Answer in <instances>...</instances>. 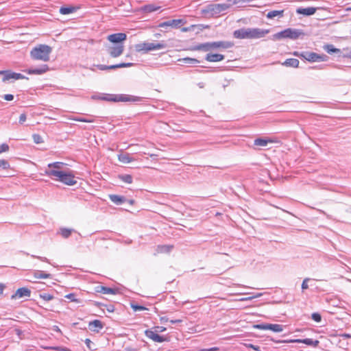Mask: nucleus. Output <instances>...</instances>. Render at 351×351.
Returning <instances> with one entry per match:
<instances>
[{
  "instance_id": "nucleus-1",
  "label": "nucleus",
  "mask_w": 351,
  "mask_h": 351,
  "mask_svg": "<svg viewBox=\"0 0 351 351\" xmlns=\"http://www.w3.org/2000/svg\"><path fill=\"white\" fill-rule=\"evenodd\" d=\"M45 174L51 178L54 177L56 178V180L60 181L69 186H73L77 183L75 176L71 172L46 169Z\"/></svg>"
},
{
  "instance_id": "nucleus-2",
  "label": "nucleus",
  "mask_w": 351,
  "mask_h": 351,
  "mask_svg": "<svg viewBox=\"0 0 351 351\" xmlns=\"http://www.w3.org/2000/svg\"><path fill=\"white\" fill-rule=\"evenodd\" d=\"M51 51L52 48L49 45H39L32 49L30 56L33 60L47 62Z\"/></svg>"
},
{
  "instance_id": "nucleus-3",
  "label": "nucleus",
  "mask_w": 351,
  "mask_h": 351,
  "mask_svg": "<svg viewBox=\"0 0 351 351\" xmlns=\"http://www.w3.org/2000/svg\"><path fill=\"white\" fill-rule=\"evenodd\" d=\"M233 45V43L230 41H216L200 44L195 46L194 49L208 51L209 50L217 49H226L231 48Z\"/></svg>"
},
{
  "instance_id": "nucleus-4",
  "label": "nucleus",
  "mask_w": 351,
  "mask_h": 351,
  "mask_svg": "<svg viewBox=\"0 0 351 351\" xmlns=\"http://www.w3.org/2000/svg\"><path fill=\"white\" fill-rule=\"evenodd\" d=\"M167 45L164 43H147L144 42L135 45V50L138 52L143 51L147 53L150 51L159 50L166 48Z\"/></svg>"
},
{
  "instance_id": "nucleus-5",
  "label": "nucleus",
  "mask_w": 351,
  "mask_h": 351,
  "mask_svg": "<svg viewBox=\"0 0 351 351\" xmlns=\"http://www.w3.org/2000/svg\"><path fill=\"white\" fill-rule=\"evenodd\" d=\"M101 99L112 101H138L139 97H132L128 95H110L109 97H100Z\"/></svg>"
},
{
  "instance_id": "nucleus-6",
  "label": "nucleus",
  "mask_w": 351,
  "mask_h": 351,
  "mask_svg": "<svg viewBox=\"0 0 351 351\" xmlns=\"http://www.w3.org/2000/svg\"><path fill=\"white\" fill-rule=\"evenodd\" d=\"M0 75H3V82L9 81L10 80H17L21 79H28L21 73H14L10 70L0 71Z\"/></svg>"
},
{
  "instance_id": "nucleus-7",
  "label": "nucleus",
  "mask_w": 351,
  "mask_h": 351,
  "mask_svg": "<svg viewBox=\"0 0 351 351\" xmlns=\"http://www.w3.org/2000/svg\"><path fill=\"white\" fill-rule=\"evenodd\" d=\"M300 56L309 62L325 61L327 58L326 55L321 56L315 52H303Z\"/></svg>"
},
{
  "instance_id": "nucleus-8",
  "label": "nucleus",
  "mask_w": 351,
  "mask_h": 351,
  "mask_svg": "<svg viewBox=\"0 0 351 351\" xmlns=\"http://www.w3.org/2000/svg\"><path fill=\"white\" fill-rule=\"evenodd\" d=\"M124 51L123 44H117L109 46L107 48L108 54L112 58H117L120 56Z\"/></svg>"
},
{
  "instance_id": "nucleus-9",
  "label": "nucleus",
  "mask_w": 351,
  "mask_h": 351,
  "mask_svg": "<svg viewBox=\"0 0 351 351\" xmlns=\"http://www.w3.org/2000/svg\"><path fill=\"white\" fill-rule=\"evenodd\" d=\"M254 327L261 330H271L276 332H280L283 330V326L280 324H261L254 325Z\"/></svg>"
},
{
  "instance_id": "nucleus-10",
  "label": "nucleus",
  "mask_w": 351,
  "mask_h": 351,
  "mask_svg": "<svg viewBox=\"0 0 351 351\" xmlns=\"http://www.w3.org/2000/svg\"><path fill=\"white\" fill-rule=\"evenodd\" d=\"M107 38L114 45L123 44L122 42L126 40L127 35L125 33H116L109 35Z\"/></svg>"
},
{
  "instance_id": "nucleus-11",
  "label": "nucleus",
  "mask_w": 351,
  "mask_h": 351,
  "mask_svg": "<svg viewBox=\"0 0 351 351\" xmlns=\"http://www.w3.org/2000/svg\"><path fill=\"white\" fill-rule=\"evenodd\" d=\"M134 65L133 63L128 62V63H120L117 64H112L110 66H106L104 64H98L97 65V68L101 71L104 70H110V69H116L119 68H125V67H130Z\"/></svg>"
},
{
  "instance_id": "nucleus-12",
  "label": "nucleus",
  "mask_w": 351,
  "mask_h": 351,
  "mask_svg": "<svg viewBox=\"0 0 351 351\" xmlns=\"http://www.w3.org/2000/svg\"><path fill=\"white\" fill-rule=\"evenodd\" d=\"M184 22L182 19H172L160 23L158 27L162 28H167L168 27L178 28Z\"/></svg>"
},
{
  "instance_id": "nucleus-13",
  "label": "nucleus",
  "mask_w": 351,
  "mask_h": 351,
  "mask_svg": "<svg viewBox=\"0 0 351 351\" xmlns=\"http://www.w3.org/2000/svg\"><path fill=\"white\" fill-rule=\"evenodd\" d=\"M31 295V291L26 287H21L18 289L15 293L11 296V299L16 300L25 297H29Z\"/></svg>"
},
{
  "instance_id": "nucleus-14",
  "label": "nucleus",
  "mask_w": 351,
  "mask_h": 351,
  "mask_svg": "<svg viewBox=\"0 0 351 351\" xmlns=\"http://www.w3.org/2000/svg\"><path fill=\"white\" fill-rule=\"evenodd\" d=\"M234 37L239 39H251L250 28H242L235 30L233 33Z\"/></svg>"
},
{
  "instance_id": "nucleus-15",
  "label": "nucleus",
  "mask_w": 351,
  "mask_h": 351,
  "mask_svg": "<svg viewBox=\"0 0 351 351\" xmlns=\"http://www.w3.org/2000/svg\"><path fill=\"white\" fill-rule=\"evenodd\" d=\"M287 38L296 40L301 36H304L305 34L302 30L293 28H287Z\"/></svg>"
},
{
  "instance_id": "nucleus-16",
  "label": "nucleus",
  "mask_w": 351,
  "mask_h": 351,
  "mask_svg": "<svg viewBox=\"0 0 351 351\" xmlns=\"http://www.w3.org/2000/svg\"><path fill=\"white\" fill-rule=\"evenodd\" d=\"M145 334L146 337L148 338L152 339L155 342H163L167 341V338L164 337L163 336H160L156 333V332H154L151 330H146L145 331Z\"/></svg>"
},
{
  "instance_id": "nucleus-17",
  "label": "nucleus",
  "mask_w": 351,
  "mask_h": 351,
  "mask_svg": "<svg viewBox=\"0 0 351 351\" xmlns=\"http://www.w3.org/2000/svg\"><path fill=\"white\" fill-rule=\"evenodd\" d=\"M269 32V29H262L259 28H250L251 39L260 38L264 37Z\"/></svg>"
},
{
  "instance_id": "nucleus-18",
  "label": "nucleus",
  "mask_w": 351,
  "mask_h": 351,
  "mask_svg": "<svg viewBox=\"0 0 351 351\" xmlns=\"http://www.w3.org/2000/svg\"><path fill=\"white\" fill-rule=\"evenodd\" d=\"M289 342L302 343H304V344H306L308 346H313L315 348L317 347L319 343V341L318 340H313L312 339H308V338L304 339H292V340L289 341Z\"/></svg>"
},
{
  "instance_id": "nucleus-19",
  "label": "nucleus",
  "mask_w": 351,
  "mask_h": 351,
  "mask_svg": "<svg viewBox=\"0 0 351 351\" xmlns=\"http://www.w3.org/2000/svg\"><path fill=\"white\" fill-rule=\"evenodd\" d=\"M88 327L90 330L98 332L104 328V324L100 320L95 319L89 322Z\"/></svg>"
},
{
  "instance_id": "nucleus-20",
  "label": "nucleus",
  "mask_w": 351,
  "mask_h": 351,
  "mask_svg": "<svg viewBox=\"0 0 351 351\" xmlns=\"http://www.w3.org/2000/svg\"><path fill=\"white\" fill-rule=\"evenodd\" d=\"M316 8L313 7H308V8H298L296 10L297 14H303L305 16H311L315 13Z\"/></svg>"
},
{
  "instance_id": "nucleus-21",
  "label": "nucleus",
  "mask_w": 351,
  "mask_h": 351,
  "mask_svg": "<svg viewBox=\"0 0 351 351\" xmlns=\"http://www.w3.org/2000/svg\"><path fill=\"white\" fill-rule=\"evenodd\" d=\"M48 69H49L48 66L47 64H44V65H42L39 68L29 69L27 70L26 72L30 75H33V74L40 75V74L45 73L47 71H48Z\"/></svg>"
},
{
  "instance_id": "nucleus-22",
  "label": "nucleus",
  "mask_w": 351,
  "mask_h": 351,
  "mask_svg": "<svg viewBox=\"0 0 351 351\" xmlns=\"http://www.w3.org/2000/svg\"><path fill=\"white\" fill-rule=\"evenodd\" d=\"M205 59L208 62H219L224 59V56L219 53H208Z\"/></svg>"
},
{
  "instance_id": "nucleus-23",
  "label": "nucleus",
  "mask_w": 351,
  "mask_h": 351,
  "mask_svg": "<svg viewBox=\"0 0 351 351\" xmlns=\"http://www.w3.org/2000/svg\"><path fill=\"white\" fill-rule=\"evenodd\" d=\"M109 198L117 205H121L127 201V199L125 197L118 195H110Z\"/></svg>"
},
{
  "instance_id": "nucleus-24",
  "label": "nucleus",
  "mask_w": 351,
  "mask_h": 351,
  "mask_svg": "<svg viewBox=\"0 0 351 351\" xmlns=\"http://www.w3.org/2000/svg\"><path fill=\"white\" fill-rule=\"evenodd\" d=\"M97 291L104 294H115L117 293L116 289L104 286H98L97 287Z\"/></svg>"
},
{
  "instance_id": "nucleus-25",
  "label": "nucleus",
  "mask_w": 351,
  "mask_h": 351,
  "mask_svg": "<svg viewBox=\"0 0 351 351\" xmlns=\"http://www.w3.org/2000/svg\"><path fill=\"white\" fill-rule=\"evenodd\" d=\"M118 159L120 162L127 164L130 163L134 160V158H132L130 155L128 153L121 154L118 156Z\"/></svg>"
},
{
  "instance_id": "nucleus-26",
  "label": "nucleus",
  "mask_w": 351,
  "mask_h": 351,
  "mask_svg": "<svg viewBox=\"0 0 351 351\" xmlns=\"http://www.w3.org/2000/svg\"><path fill=\"white\" fill-rule=\"evenodd\" d=\"M179 62H180L181 64H192V65H195V64H197L199 63V61L195 58H180L178 59V60Z\"/></svg>"
},
{
  "instance_id": "nucleus-27",
  "label": "nucleus",
  "mask_w": 351,
  "mask_h": 351,
  "mask_svg": "<svg viewBox=\"0 0 351 351\" xmlns=\"http://www.w3.org/2000/svg\"><path fill=\"white\" fill-rule=\"evenodd\" d=\"M284 16V10H271L269 11L266 16L267 19H274V17L282 18Z\"/></svg>"
},
{
  "instance_id": "nucleus-28",
  "label": "nucleus",
  "mask_w": 351,
  "mask_h": 351,
  "mask_svg": "<svg viewBox=\"0 0 351 351\" xmlns=\"http://www.w3.org/2000/svg\"><path fill=\"white\" fill-rule=\"evenodd\" d=\"M282 65L286 66H291L294 68L298 67L299 60L295 58H289L287 59L283 63Z\"/></svg>"
},
{
  "instance_id": "nucleus-29",
  "label": "nucleus",
  "mask_w": 351,
  "mask_h": 351,
  "mask_svg": "<svg viewBox=\"0 0 351 351\" xmlns=\"http://www.w3.org/2000/svg\"><path fill=\"white\" fill-rule=\"evenodd\" d=\"M283 38H287V29L274 34L271 38L273 40H278Z\"/></svg>"
},
{
  "instance_id": "nucleus-30",
  "label": "nucleus",
  "mask_w": 351,
  "mask_h": 351,
  "mask_svg": "<svg viewBox=\"0 0 351 351\" xmlns=\"http://www.w3.org/2000/svg\"><path fill=\"white\" fill-rule=\"evenodd\" d=\"M64 165V163H63V162H55L49 163L48 165L47 169L61 171L60 169L62 168V167Z\"/></svg>"
},
{
  "instance_id": "nucleus-31",
  "label": "nucleus",
  "mask_w": 351,
  "mask_h": 351,
  "mask_svg": "<svg viewBox=\"0 0 351 351\" xmlns=\"http://www.w3.org/2000/svg\"><path fill=\"white\" fill-rule=\"evenodd\" d=\"M160 9V7L154 4H147L143 7V10L146 13H151Z\"/></svg>"
},
{
  "instance_id": "nucleus-32",
  "label": "nucleus",
  "mask_w": 351,
  "mask_h": 351,
  "mask_svg": "<svg viewBox=\"0 0 351 351\" xmlns=\"http://www.w3.org/2000/svg\"><path fill=\"white\" fill-rule=\"evenodd\" d=\"M324 49L328 53H339L341 51L339 49L335 48L334 45L330 44L326 45Z\"/></svg>"
},
{
  "instance_id": "nucleus-33",
  "label": "nucleus",
  "mask_w": 351,
  "mask_h": 351,
  "mask_svg": "<svg viewBox=\"0 0 351 351\" xmlns=\"http://www.w3.org/2000/svg\"><path fill=\"white\" fill-rule=\"evenodd\" d=\"M75 8L73 6L70 7H61L60 9V12L62 14H69L73 13L75 11Z\"/></svg>"
},
{
  "instance_id": "nucleus-34",
  "label": "nucleus",
  "mask_w": 351,
  "mask_h": 351,
  "mask_svg": "<svg viewBox=\"0 0 351 351\" xmlns=\"http://www.w3.org/2000/svg\"><path fill=\"white\" fill-rule=\"evenodd\" d=\"M119 178L127 183V184H131L133 181V178H132V176L131 175H129V174H122V175H119Z\"/></svg>"
},
{
  "instance_id": "nucleus-35",
  "label": "nucleus",
  "mask_w": 351,
  "mask_h": 351,
  "mask_svg": "<svg viewBox=\"0 0 351 351\" xmlns=\"http://www.w3.org/2000/svg\"><path fill=\"white\" fill-rule=\"evenodd\" d=\"M172 248H173V247L171 245H158L157 247V251H158V252H160V253L169 252Z\"/></svg>"
},
{
  "instance_id": "nucleus-36",
  "label": "nucleus",
  "mask_w": 351,
  "mask_h": 351,
  "mask_svg": "<svg viewBox=\"0 0 351 351\" xmlns=\"http://www.w3.org/2000/svg\"><path fill=\"white\" fill-rule=\"evenodd\" d=\"M73 231V229L63 228L60 229V234L62 237L66 239L70 237Z\"/></svg>"
},
{
  "instance_id": "nucleus-37",
  "label": "nucleus",
  "mask_w": 351,
  "mask_h": 351,
  "mask_svg": "<svg viewBox=\"0 0 351 351\" xmlns=\"http://www.w3.org/2000/svg\"><path fill=\"white\" fill-rule=\"evenodd\" d=\"M36 278H51L50 274L44 273L43 271L38 270L34 274Z\"/></svg>"
},
{
  "instance_id": "nucleus-38",
  "label": "nucleus",
  "mask_w": 351,
  "mask_h": 351,
  "mask_svg": "<svg viewBox=\"0 0 351 351\" xmlns=\"http://www.w3.org/2000/svg\"><path fill=\"white\" fill-rule=\"evenodd\" d=\"M39 297L44 301H50L54 298L53 295L47 293H40Z\"/></svg>"
},
{
  "instance_id": "nucleus-39",
  "label": "nucleus",
  "mask_w": 351,
  "mask_h": 351,
  "mask_svg": "<svg viewBox=\"0 0 351 351\" xmlns=\"http://www.w3.org/2000/svg\"><path fill=\"white\" fill-rule=\"evenodd\" d=\"M268 141L263 138H256L254 141V145L258 146L265 147L267 145Z\"/></svg>"
},
{
  "instance_id": "nucleus-40",
  "label": "nucleus",
  "mask_w": 351,
  "mask_h": 351,
  "mask_svg": "<svg viewBox=\"0 0 351 351\" xmlns=\"http://www.w3.org/2000/svg\"><path fill=\"white\" fill-rule=\"evenodd\" d=\"M32 138H33L34 142L36 144H40V143H43V138L40 134H34L32 135Z\"/></svg>"
},
{
  "instance_id": "nucleus-41",
  "label": "nucleus",
  "mask_w": 351,
  "mask_h": 351,
  "mask_svg": "<svg viewBox=\"0 0 351 351\" xmlns=\"http://www.w3.org/2000/svg\"><path fill=\"white\" fill-rule=\"evenodd\" d=\"M65 298L70 300L71 302H74L76 303H80V300L75 297V294L74 293H69L65 295Z\"/></svg>"
},
{
  "instance_id": "nucleus-42",
  "label": "nucleus",
  "mask_w": 351,
  "mask_h": 351,
  "mask_svg": "<svg viewBox=\"0 0 351 351\" xmlns=\"http://www.w3.org/2000/svg\"><path fill=\"white\" fill-rule=\"evenodd\" d=\"M131 308L134 311L147 310L146 307H145L143 306L138 305V304H131Z\"/></svg>"
},
{
  "instance_id": "nucleus-43",
  "label": "nucleus",
  "mask_w": 351,
  "mask_h": 351,
  "mask_svg": "<svg viewBox=\"0 0 351 351\" xmlns=\"http://www.w3.org/2000/svg\"><path fill=\"white\" fill-rule=\"evenodd\" d=\"M10 167L8 162L5 160H0V168L7 169Z\"/></svg>"
},
{
  "instance_id": "nucleus-44",
  "label": "nucleus",
  "mask_w": 351,
  "mask_h": 351,
  "mask_svg": "<svg viewBox=\"0 0 351 351\" xmlns=\"http://www.w3.org/2000/svg\"><path fill=\"white\" fill-rule=\"evenodd\" d=\"M311 317L314 321L317 322H319L322 319L321 315L317 313H313L311 315Z\"/></svg>"
},
{
  "instance_id": "nucleus-45",
  "label": "nucleus",
  "mask_w": 351,
  "mask_h": 351,
  "mask_svg": "<svg viewBox=\"0 0 351 351\" xmlns=\"http://www.w3.org/2000/svg\"><path fill=\"white\" fill-rule=\"evenodd\" d=\"M9 150V146L6 143H3L0 145V154L2 152H5Z\"/></svg>"
},
{
  "instance_id": "nucleus-46",
  "label": "nucleus",
  "mask_w": 351,
  "mask_h": 351,
  "mask_svg": "<svg viewBox=\"0 0 351 351\" xmlns=\"http://www.w3.org/2000/svg\"><path fill=\"white\" fill-rule=\"evenodd\" d=\"M73 120L80 122H86V123H92L93 122V119H86L84 118L78 117V118H74Z\"/></svg>"
},
{
  "instance_id": "nucleus-47",
  "label": "nucleus",
  "mask_w": 351,
  "mask_h": 351,
  "mask_svg": "<svg viewBox=\"0 0 351 351\" xmlns=\"http://www.w3.org/2000/svg\"><path fill=\"white\" fill-rule=\"evenodd\" d=\"M309 278H305L302 284V289L305 290L308 288V282L309 281Z\"/></svg>"
},
{
  "instance_id": "nucleus-48",
  "label": "nucleus",
  "mask_w": 351,
  "mask_h": 351,
  "mask_svg": "<svg viewBox=\"0 0 351 351\" xmlns=\"http://www.w3.org/2000/svg\"><path fill=\"white\" fill-rule=\"evenodd\" d=\"M3 97L6 101H12L14 99V95L12 94H5L3 96Z\"/></svg>"
},
{
  "instance_id": "nucleus-49",
  "label": "nucleus",
  "mask_w": 351,
  "mask_h": 351,
  "mask_svg": "<svg viewBox=\"0 0 351 351\" xmlns=\"http://www.w3.org/2000/svg\"><path fill=\"white\" fill-rule=\"evenodd\" d=\"M26 114H21L19 117V123L23 124L26 121Z\"/></svg>"
},
{
  "instance_id": "nucleus-50",
  "label": "nucleus",
  "mask_w": 351,
  "mask_h": 351,
  "mask_svg": "<svg viewBox=\"0 0 351 351\" xmlns=\"http://www.w3.org/2000/svg\"><path fill=\"white\" fill-rule=\"evenodd\" d=\"M32 258H38V259H39V260H40L41 261H43V262L49 263V260L46 257L36 256L35 255H32Z\"/></svg>"
},
{
  "instance_id": "nucleus-51",
  "label": "nucleus",
  "mask_w": 351,
  "mask_h": 351,
  "mask_svg": "<svg viewBox=\"0 0 351 351\" xmlns=\"http://www.w3.org/2000/svg\"><path fill=\"white\" fill-rule=\"evenodd\" d=\"M217 6L219 8V10H225L228 8V5L226 4H217Z\"/></svg>"
},
{
  "instance_id": "nucleus-52",
  "label": "nucleus",
  "mask_w": 351,
  "mask_h": 351,
  "mask_svg": "<svg viewBox=\"0 0 351 351\" xmlns=\"http://www.w3.org/2000/svg\"><path fill=\"white\" fill-rule=\"evenodd\" d=\"M105 307H106V310L110 312V313H112L114 311V307L113 305H104Z\"/></svg>"
},
{
  "instance_id": "nucleus-53",
  "label": "nucleus",
  "mask_w": 351,
  "mask_h": 351,
  "mask_svg": "<svg viewBox=\"0 0 351 351\" xmlns=\"http://www.w3.org/2000/svg\"><path fill=\"white\" fill-rule=\"evenodd\" d=\"M247 347L251 348L253 350H256V351H259V349H260V348L258 346H255V345H253V344H251V343L247 345Z\"/></svg>"
},
{
  "instance_id": "nucleus-54",
  "label": "nucleus",
  "mask_w": 351,
  "mask_h": 351,
  "mask_svg": "<svg viewBox=\"0 0 351 351\" xmlns=\"http://www.w3.org/2000/svg\"><path fill=\"white\" fill-rule=\"evenodd\" d=\"M339 336L343 339H351V335L348 333H343L339 335Z\"/></svg>"
},
{
  "instance_id": "nucleus-55",
  "label": "nucleus",
  "mask_w": 351,
  "mask_h": 351,
  "mask_svg": "<svg viewBox=\"0 0 351 351\" xmlns=\"http://www.w3.org/2000/svg\"><path fill=\"white\" fill-rule=\"evenodd\" d=\"M156 332H163L166 330V328L163 326H157L156 327Z\"/></svg>"
},
{
  "instance_id": "nucleus-56",
  "label": "nucleus",
  "mask_w": 351,
  "mask_h": 351,
  "mask_svg": "<svg viewBox=\"0 0 351 351\" xmlns=\"http://www.w3.org/2000/svg\"><path fill=\"white\" fill-rule=\"evenodd\" d=\"M256 296H252V297H248V298H241L239 300H238L239 301H247V300H252L253 298H256Z\"/></svg>"
},
{
  "instance_id": "nucleus-57",
  "label": "nucleus",
  "mask_w": 351,
  "mask_h": 351,
  "mask_svg": "<svg viewBox=\"0 0 351 351\" xmlns=\"http://www.w3.org/2000/svg\"><path fill=\"white\" fill-rule=\"evenodd\" d=\"M85 343H86V346H87L89 348H90V344L92 343V341H91L89 339H86L85 340Z\"/></svg>"
},
{
  "instance_id": "nucleus-58",
  "label": "nucleus",
  "mask_w": 351,
  "mask_h": 351,
  "mask_svg": "<svg viewBox=\"0 0 351 351\" xmlns=\"http://www.w3.org/2000/svg\"><path fill=\"white\" fill-rule=\"evenodd\" d=\"M182 322L181 319H174V320H171L170 322L171 324H176V323H180Z\"/></svg>"
},
{
  "instance_id": "nucleus-59",
  "label": "nucleus",
  "mask_w": 351,
  "mask_h": 351,
  "mask_svg": "<svg viewBox=\"0 0 351 351\" xmlns=\"http://www.w3.org/2000/svg\"><path fill=\"white\" fill-rule=\"evenodd\" d=\"M216 350H218L217 348H210L208 350H204V351H216Z\"/></svg>"
},
{
  "instance_id": "nucleus-60",
  "label": "nucleus",
  "mask_w": 351,
  "mask_h": 351,
  "mask_svg": "<svg viewBox=\"0 0 351 351\" xmlns=\"http://www.w3.org/2000/svg\"><path fill=\"white\" fill-rule=\"evenodd\" d=\"M4 289V286L2 284H0V295L3 293Z\"/></svg>"
},
{
  "instance_id": "nucleus-61",
  "label": "nucleus",
  "mask_w": 351,
  "mask_h": 351,
  "mask_svg": "<svg viewBox=\"0 0 351 351\" xmlns=\"http://www.w3.org/2000/svg\"><path fill=\"white\" fill-rule=\"evenodd\" d=\"M343 57H344V58H349L351 60V55L350 54H348V53L343 54Z\"/></svg>"
},
{
  "instance_id": "nucleus-62",
  "label": "nucleus",
  "mask_w": 351,
  "mask_h": 351,
  "mask_svg": "<svg viewBox=\"0 0 351 351\" xmlns=\"http://www.w3.org/2000/svg\"><path fill=\"white\" fill-rule=\"evenodd\" d=\"M126 202H128L131 205L134 204V199H130V200L127 199Z\"/></svg>"
},
{
  "instance_id": "nucleus-63",
  "label": "nucleus",
  "mask_w": 351,
  "mask_h": 351,
  "mask_svg": "<svg viewBox=\"0 0 351 351\" xmlns=\"http://www.w3.org/2000/svg\"><path fill=\"white\" fill-rule=\"evenodd\" d=\"M182 32H186V31H188V29L186 28V27H184V28H182Z\"/></svg>"
},
{
  "instance_id": "nucleus-64",
  "label": "nucleus",
  "mask_w": 351,
  "mask_h": 351,
  "mask_svg": "<svg viewBox=\"0 0 351 351\" xmlns=\"http://www.w3.org/2000/svg\"><path fill=\"white\" fill-rule=\"evenodd\" d=\"M62 350H64V351H70V350H69V349H67V348H64V349H62Z\"/></svg>"
}]
</instances>
